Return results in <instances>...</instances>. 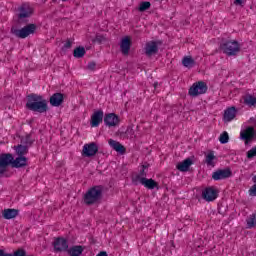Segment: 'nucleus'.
<instances>
[{"label":"nucleus","instance_id":"nucleus-35","mask_svg":"<svg viewBox=\"0 0 256 256\" xmlns=\"http://www.w3.org/2000/svg\"><path fill=\"white\" fill-rule=\"evenodd\" d=\"M96 256H109V255L107 254V252L101 251Z\"/></svg>","mask_w":256,"mask_h":256},{"label":"nucleus","instance_id":"nucleus-28","mask_svg":"<svg viewBox=\"0 0 256 256\" xmlns=\"http://www.w3.org/2000/svg\"><path fill=\"white\" fill-rule=\"evenodd\" d=\"M121 139H133V129L128 128L124 134H120Z\"/></svg>","mask_w":256,"mask_h":256},{"label":"nucleus","instance_id":"nucleus-30","mask_svg":"<svg viewBox=\"0 0 256 256\" xmlns=\"http://www.w3.org/2000/svg\"><path fill=\"white\" fill-rule=\"evenodd\" d=\"M219 141L222 144L229 143V134L227 132H223L220 135Z\"/></svg>","mask_w":256,"mask_h":256},{"label":"nucleus","instance_id":"nucleus-7","mask_svg":"<svg viewBox=\"0 0 256 256\" xmlns=\"http://www.w3.org/2000/svg\"><path fill=\"white\" fill-rule=\"evenodd\" d=\"M203 93H207V84L205 82H196L189 89L191 97H197V95H203Z\"/></svg>","mask_w":256,"mask_h":256},{"label":"nucleus","instance_id":"nucleus-37","mask_svg":"<svg viewBox=\"0 0 256 256\" xmlns=\"http://www.w3.org/2000/svg\"><path fill=\"white\" fill-rule=\"evenodd\" d=\"M64 47H65V49H69V47H71V42H70V41H67V42L64 44Z\"/></svg>","mask_w":256,"mask_h":256},{"label":"nucleus","instance_id":"nucleus-8","mask_svg":"<svg viewBox=\"0 0 256 256\" xmlns=\"http://www.w3.org/2000/svg\"><path fill=\"white\" fill-rule=\"evenodd\" d=\"M99 151V147L94 142L85 144L82 149V155L84 157H94V155H97V152Z\"/></svg>","mask_w":256,"mask_h":256},{"label":"nucleus","instance_id":"nucleus-18","mask_svg":"<svg viewBox=\"0 0 256 256\" xmlns=\"http://www.w3.org/2000/svg\"><path fill=\"white\" fill-rule=\"evenodd\" d=\"M69 245L67 244V240L64 238H58L54 242V248L56 251H67Z\"/></svg>","mask_w":256,"mask_h":256},{"label":"nucleus","instance_id":"nucleus-38","mask_svg":"<svg viewBox=\"0 0 256 256\" xmlns=\"http://www.w3.org/2000/svg\"><path fill=\"white\" fill-rule=\"evenodd\" d=\"M2 256H13V255H11V254H2Z\"/></svg>","mask_w":256,"mask_h":256},{"label":"nucleus","instance_id":"nucleus-3","mask_svg":"<svg viewBox=\"0 0 256 256\" xmlns=\"http://www.w3.org/2000/svg\"><path fill=\"white\" fill-rule=\"evenodd\" d=\"M101 197H103V187L95 186L85 194L84 202L87 203V205H93V203H99Z\"/></svg>","mask_w":256,"mask_h":256},{"label":"nucleus","instance_id":"nucleus-1","mask_svg":"<svg viewBox=\"0 0 256 256\" xmlns=\"http://www.w3.org/2000/svg\"><path fill=\"white\" fill-rule=\"evenodd\" d=\"M7 165H12V167H25L27 165V158L24 156H19L13 160V155L2 154L0 156V175H3L7 170Z\"/></svg>","mask_w":256,"mask_h":256},{"label":"nucleus","instance_id":"nucleus-16","mask_svg":"<svg viewBox=\"0 0 256 256\" xmlns=\"http://www.w3.org/2000/svg\"><path fill=\"white\" fill-rule=\"evenodd\" d=\"M159 49V44L157 42H148L145 47V53L148 55V57H151V55H155Z\"/></svg>","mask_w":256,"mask_h":256},{"label":"nucleus","instance_id":"nucleus-25","mask_svg":"<svg viewBox=\"0 0 256 256\" xmlns=\"http://www.w3.org/2000/svg\"><path fill=\"white\" fill-rule=\"evenodd\" d=\"M84 250L83 246H72L68 249V253L70 256H81Z\"/></svg>","mask_w":256,"mask_h":256},{"label":"nucleus","instance_id":"nucleus-34","mask_svg":"<svg viewBox=\"0 0 256 256\" xmlns=\"http://www.w3.org/2000/svg\"><path fill=\"white\" fill-rule=\"evenodd\" d=\"M95 67H97V64H95V62H90L88 64V69H90V71L95 70Z\"/></svg>","mask_w":256,"mask_h":256},{"label":"nucleus","instance_id":"nucleus-26","mask_svg":"<svg viewBox=\"0 0 256 256\" xmlns=\"http://www.w3.org/2000/svg\"><path fill=\"white\" fill-rule=\"evenodd\" d=\"M182 65L188 69H191L192 67H195V60H193V58L190 56H186L182 60Z\"/></svg>","mask_w":256,"mask_h":256},{"label":"nucleus","instance_id":"nucleus-21","mask_svg":"<svg viewBox=\"0 0 256 256\" xmlns=\"http://www.w3.org/2000/svg\"><path fill=\"white\" fill-rule=\"evenodd\" d=\"M241 103H244V105H247V107H255L256 106V96L247 94L242 98Z\"/></svg>","mask_w":256,"mask_h":256},{"label":"nucleus","instance_id":"nucleus-39","mask_svg":"<svg viewBox=\"0 0 256 256\" xmlns=\"http://www.w3.org/2000/svg\"><path fill=\"white\" fill-rule=\"evenodd\" d=\"M4 252L3 250H0V256H3Z\"/></svg>","mask_w":256,"mask_h":256},{"label":"nucleus","instance_id":"nucleus-19","mask_svg":"<svg viewBox=\"0 0 256 256\" xmlns=\"http://www.w3.org/2000/svg\"><path fill=\"white\" fill-rule=\"evenodd\" d=\"M63 94L61 93H56L53 94L50 97V105H52V107H59V105H61V103H63Z\"/></svg>","mask_w":256,"mask_h":256},{"label":"nucleus","instance_id":"nucleus-2","mask_svg":"<svg viewBox=\"0 0 256 256\" xmlns=\"http://www.w3.org/2000/svg\"><path fill=\"white\" fill-rule=\"evenodd\" d=\"M26 107L30 109V111L45 113V111H47V100L40 95L32 94L28 96Z\"/></svg>","mask_w":256,"mask_h":256},{"label":"nucleus","instance_id":"nucleus-11","mask_svg":"<svg viewBox=\"0 0 256 256\" xmlns=\"http://www.w3.org/2000/svg\"><path fill=\"white\" fill-rule=\"evenodd\" d=\"M136 181H138V183H141V185H144V187H146L147 189H158L159 187V184L153 179H147L138 176Z\"/></svg>","mask_w":256,"mask_h":256},{"label":"nucleus","instance_id":"nucleus-14","mask_svg":"<svg viewBox=\"0 0 256 256\" xmlns=\"http://www.w3.org/2000/svg\"><path fill=\"white\" fill-rule=\"evenodd\" d=\"M120 49L123 55L129 54V49H131V37L125 36L124 38H122L120 43Z\"/></svg>","mask_w":256,"mask_h":256},{"label":"nucleus","instance_id":"nucleus-22","mask_svg":"<svg viewBox=\"0 0 256 256\" xmlns=\"http://www.w3.org/2000/svg\"><path fill=\"white\" fill-rule=\"evenodd\" d=\"M191 165H193V161L191 160V158H187L186 160L180 162L177 164V169L178 171H189V167H191Z\"/></svg>","mask_w":256,"mask_h":256},{"label":"nucleus","instance_id":"nucleus-6","mask_svg":"<svg viewBox=\"0 0 256 256\" xmlns=\"http://www.w3.org/2000/svg\"><path fill=\"white\" fill-rule=\"evenodd\" d=\"M240 139H243V141H245L246 145H247V143H249V141H253V139L256 141L255 128H253L251 126L242 128L240 131Z\"/></svg>","mask_w":256,"mask_h":256},{"label":"nucleus","instance_id":"nucleus-32","mask_svg":"<svg viewBox=\"0 0 256 256\" xmlns=\"http://www.w3.org/2000/svg\"><path fill=\"white\" fill-rule=\"evenodd\" d=\"M16 153L17 155H25L27 153V147L22 145L16 147Z\"/></svg>","mask_w":256,"mask_h":256},{"label":"nucleus","instance_id":"nucleus-23","mask_svg":"<svg viewBox=\"0 0 256 256\" xmlns=\"http://www.w3.org/2000/svg\"><path fill=\"white\" fill-rule=\"evenodd\" d=\"M110 147L114 149V151H117V153H125V147L121 145V143L115 141V140H109L108 141Z\"/></svg>","mask_w":256,"mask_h":256},{"label":"nucleus","instance_id":"nucleus-9","mask_svg":"<svg viewBox=\"0 0 256 256\" xmlns=\"http://www.w3.org/2000/svg\"><path fill=\"white\" fill-rule=\"evenodd\" d=\"M202 197L205 201H215L219 197V190L215 187H208L202 192Z\"/></svg>","mask_w":256,"mask_h":256},{"label":"nucleus","instance_id":"nucleus-33","mask_svg":"<svg viewBox=\"0 0 256 256\" xmlns=\"http://www.w3.org/2000/svg\"><path fill=\"white\" fill-rule=\"evenodd\" d=\"M253 157H256V146L247 152L248 159H253Z\"/></svg>","mask_w":256,"mask_h":256},{"label":"nucleus","instance_id":"nucleus-20","mask_svg":"<svg viewBox=\"0 0 256 256\" xmlns=\"http://www.w3.org/2000/svg\"><path fill=\"white\" fill-rule=\"evenodd\" d=\"M236 115H237V109H235V107L227 108L224 112V121L226 122L233 121Z\"/></svg>","mask_w":256,"mask_h":256},{"label":"nucleus","instance_id":"nucleus-15","mask_svg":"<svg viewBox=\"0 0 256 256\" xmlns=\"http://www.w3.org/2000/svg\"><path fill=\"white\" fill-rule=\"evenodd\" d=\"M227 177H231V170L229 169H223V170H218L213 173L212 178L214 181H219L221 179H227Z\"/></svg>","mask_w":256,"mask_h":256},{"label":"nucleus","instance_id":"nucleus-36","mask_svg":"<svg viewBox=\"0 0 256 256\" xmlns=\"http://www.w3.org/2000/svg\"><path fill=\"white\" fill-rule=\"evenodd\" d=\"M234 5H243V0H235Z\"/></svg>","mask_w":256,"mask_h":256},{"label":"nucleus","instance_id":"nucleus-13","mask_svg":"<svg viewBox=\"0 0 256 256\" xmlns=\"http://www.w3.org/2000/svg\"><path fill=\"white\" fill-rule=\"evenodd\" d=\"M103 122V111L102 110H97L95 111L90 120V125L91 127H99L101 123Z\"/></svg>","mask_w":256,"mask_h":256},{"label":"nucleus","instance_id":"nucleus-12","mask_svg":"<svg viewBox=\"0 0 256 256\" xmlns=\"http://www.w3.org/2000/svg\"><path fill=\"white\" fill-rule=\"evenodd\" d=\"M32 13H33V8H31L29 4H23L18 9V18L25 19L27 17H31Z\"/></svg>","mask_w":256,"mask_h":256},{"label":"nucleus","instance_id":"nucleus-29","mask_svg":"<svg viewBox=\"0 0 256 256\" xmlns=\"http://www.w3.org/2000/svg\"><path fill=\"white\" fill-rule=\"evenodd\" d=\"M149 7H151V3L150 2H141L139 4V7H138V11H147V9H149Z\"/></svg>","mask_w":256,"mask_h":256},{"label":"nucleus","instance_id":"nucleus-5","mask_svg":"<svg viewBox=\"0 0 256 256\" xmlns=\"http://www.w3.org/2000/svg\"><path fill=\"white\" fill-rule=\"evenodd\" d=\"M220 49H222L226 55H237L240 49L239 42L235 40L225 41L220 45Z\"/></svg>","mask_w":256,"mask_h":256},{"label":"nucleus","instance_id":"nucleus-4","mask_svg":"<svg viewBox=\"0 0 256 256\" xmlns=\"http://www.w3.org/2000/svg\"><path fill=\"white\" fill-rule=\"evenodd\" d=\"M35 31H37V25L35 24H28L22 29H17V27H12V30H11L13 35H15L16 37H19L20 39H25L29 37V35H33Z\"/></svg>","mask_w":256,"mask_h":256},{"label":"nucleus","instance_id":"nucleus-17","mask_svg":"<svg viewBox=\"0 0 256 256\" xmlns=\"http://www.w3.org/2000/svg\"><path fill=\"white\" fill-rule=\"evenodd\" d=\"M205 163L208 165V167H215V165H217V156H215L213 151L205 154Z\"/></svg>","mask_w":256,"mask_h":256},{"label":"nucleus","instance_id":"nucleus-24","mask_svg":"<svg viewBox=\"0 0 256 256\" xmlns=\"http://www.w3.org/2000/svg\"><path fill=\"white\" fill-rule=\"evenodd\" d=\"M2 215H3L4 219H15V217L17 215H19V211L15 210V209H5L2 212Z\"/></svg>","mask_w":256,"mask_h":256},{"label":"nucleus","instance_id":"nucleus-27","mask_svg":"<svg viewBox=\"0 0 256 256\" xmlns=\"http://www.w3.org/2000/svg\"><path fill=\"white\" fill-rule=\"evenodd\" d=\"M85 55V48L78 47L74 50V57L77 59H80V57H83Z\"/></svg>","mask_w":256,"mask_h":256},{"label":"nucleus","instance_id":"nucleus-10","mask_svg":"<svg viewBox=\"0 0 256 256\" xmlns=\"http://www.w3.org/2000/svg\"><path fill=\"white\" fill-rule=\"evenodd\" d=\"M104 123L107 127H117L121 123V118L115 113L106 114L104 117Z\"/></svg>","mask_w":256,"mask_h":256},{"label":"nucleus","instance_id":"nucleus-31","mask_svg":"<svg viewBox=\"0 0 256 256\" xmlns=\"http://www.w3.org/2000/svg\"><path fill=\"white\" fill-rule=\"evenodd\" d=\"M247 225L248 227H253V225H256V213L248 218Z\"/></svg>","mask_w":256,"mask_h":256}]
</instances>
